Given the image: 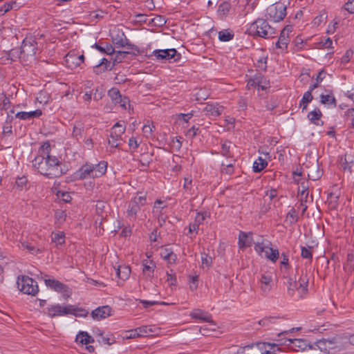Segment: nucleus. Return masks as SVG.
Here are the masks:
<instances>
[{
	"instance_id": "obj_1",
	"label": "nucleus",
	"mask_w": 354,
	"mask_h": 354,
	"mask_svg": "<svg viewBox=\"0 0 354 354\" xmlns=\"http://www.w3.org/2000/svg\"><path fill=\"white\" fill-rule=\"evenodd\" d=\"M50 144L44 142L39 149L37 155L32 161L33 168L40 174L50 178H58L65 173L62 163L55 156L50 154Z\"/></svg>"
},
{
	"instance_id": "obj_2",
	"label": "nucleus",
	"mask_w": 354,
	"mask_h": 354,
	"mask_svg": "<svg viewBox=\"0 0 354 354\" xmlns=\"http://www.w3.org/2000/svg\"><path fill=\"white\" fill-rule=\"evenodd\" d=\"M247 31L250 35L265 39L272 37L275 34V29L263 19H257L249 26Z\"/></svg>"
},
{
	"instance_id": "obj_3",
	"label": "nucleus",
	"mask_w": 354,
	"mask_h": 354,
	"mask_svg": "<svg viewBox=\"0 0 354 354\" xmlns=\"http://www.w3.org/2000/svg\"><path fill=\"white\" fill-rule=\"evenodd\" d=\"M17 284L18 289L24 294L35 296L39 292L37 282L28 276H18Z\"/></svg>"
},
{
	"instance_id": "obj_4",
	"label": "nucleus",
	"mask_w": 354,
	"mask_h": 354,
	"mask_svg": "<svg viewBox=\"0 0 354 354\" xmlns=\"http://www.w3.org/2000/svg\"><path fill=\"white\" fill-rule=\"evenodd\" d=\"M147 203L146 194L139 195L137 194L133 197L128 203L127 209V216L131 221H135L138 217V214L141 209V207Z\"/></svg>"
},
{
	"instance_id": "obj_5",
	"label": "nucleus",
	"mask_w": 354,
	"mask_h": 354,
	"mask_svg": "<svg viewBox=\"0 0 354 354\" xmlns=\"http://www.w3.org/2000/svg\"><path fill=\"white\" fill-rule=\"evenodd\" d=\"M48 276L46 274L44 277V281L45 283V285L57 292L62 294V297L66 299H68L72 294L71 289L66 284L62 283L61 281L56 280L55 279H50L47 277Z\"/></svg>"
},
{
	"instance_id": "obj_6",
	"label": "nucleus",
	"mask_w": 354,
	"mask_h": 354,
	"mask_svg": "<svg viewBox=\"0 0 354 354\" xmlns=\"http://www.w3.org/2000/svg\"><path fill=\"white\" fill-rule=\"evenodd\" d=\"M150 56L154 57V60L161 62L169 61L172 59L174 62H178L181 59V54L175 48L154 50Z\"/></svg>"
},
{
	"instance_id": "obj_7",
	"label": "nucleus",
	"mask_w": 354,
	"mask_h": 354,
	"mask_svg": "<svg viewBox=\"0 0 354 354\" xmlns=\"http://www.w3.org/2000/svg\"><path fill=\"white\" fill-rule=\"evenodd\" d=\"M286 15V7L281 3L272 4L266 9L267 17L274 22L282 20Z\"/></svg>"
},
{
	"instance_id": "obj_8",
	"label": "nucleus",
	"mask_w": 354,
	"mask_h": 354,
	"mask_svg": "<svg viewBox=\"0 0 354 354\" xmlns=\"http://www.w3.org/2000/svg\"><path fill=\"white\" fill-rule=\"evenodd\" d=\"M37 42L32 37H26L21 44V48L24 60L26 62L34 59L37 49Z\"/></svg>"
},
{
	"instance_id": "obj_9",
	"label": "nucleus",
	"mask_w": 354,
	"mask_h": 354,
	"mask_svg": "<svg viewBox=\"0 0 354 354\" xmlns=\"http://www.w3.org/2000/svg\"><path fill=\"white\" fill-rule=\"evenodd\" d=\"M254 250L259 254L264 253L265 257L272 261V262H276L279 259V250L277 249H273L270 248L268 245H265L263 242L255 243Z\"/></svg>"
},
{
	"instance_id": "obj_10",
	"label": "nucleus",
	"mask_w": 354,
	"mask_h": 354,
	"mask_svg": "<svg viewBox=\"0 0 354 354\" xmlns=\"http://www.w3.org/2000/svg\"><path fill=\"white\" fill-rule=\"evenodd\" d=\"M126 127L120 122H116L111 128L109 144L113 147H118L120 145L119 142L122 140V136L124 133Z\"/></svg>"
},
{
	"instance_id": "obj_11",
	"label": "nucleus",
	"mask_w": 354,
	"mask_h": 354,
	"mask_svg": "<svg viewBox=\"0 0 354 354\" xmlns=\"http://www.w3.org/2000/svg\"><path fill=\"white\" fill-rule=\"evenodd\" d=\"M91 315L94 320L100 321L111 315V308L109 306L97 307L91 312Z\"/></svg>"
},
{
	"instance_id": "obj_12",
	"label": "nucleus",
	"mask_w": 354,
	"mask_h": 354,
	"mask_svg": "<svg viewBox=\"0 0 354 354\" xmlns=\"http://www.w3.org/2000/svg\"><path fill=\"white\" fill-rule=\"evenodd\" d=\"M292 31V26L290 25H287L281 30L279 39L276 43L277 48L281 49L287 48L289 43L288 35Z\"/></svg>"
},
{
	"instance_id": "obj_13",
	"label": "nucleus",
	"mask_w": 354,
	"mask_h": 354,
	"mask_svg": "<svg viewBox=\"0 0 354 354\" xmlns=\"http://www.w3.org/2000/svg\"><path fill=\"white\" fill-rule=\"evenodd\" d=\"M223 111V107L220 106L218 103L207 102L203 109V112L205 115L212 117L219 116Z\"/></svg>"
},
{
	"instance_id": "obj_14",
	"label": "nucleus",
	"mask_w": 354,
	"mask_h": 354,
	"mask_svg": "<svg viewBox=\"0 0 354 354\" xmlns=\"http://www.w3.org/2000/svg\"><path fill=\"white\" fill-rule=\"evenodd\" d=\"M93 165L91 164H85L82 165L76 172V176L79 179H85L88 178H95L93 173Z\"/></svg>"
},
{
	"instance_id": "obj_15",
	"label": "nucleus",
	"mask_w": 354,
	"mask_h": 354,
	"mask_svg": "<svg viewBox=\"0 0 354 354\" xmlns=\"http://www.w3.org/2000/svg\"><path fill=\"white\" fill-rule=\"evenodd\" d=\"M112 41L116 47H128L129 49L132 48L131 44L129 42L124 32L118 33L115 36L113 37Z\"/></svg>"
},
{
	"instance_id": "obj_16",
	"label": "nucleus",
	"mask_w": 354,
	"mask_h": 354,
	"mask_svg": "<svg viewBox=\"0 0 354 354\" xmlns=\"http://www.w3.org/2000/svg\"><path fill=\"white\" fill-rule=\"evenodd\" d=\"M289 341L291 343V348L296 352L304 351L307 348H311V345H310L306 339H289Z\"/></svg>"
},
{
	"instance_id": "obj_17",
	"label": "nucleus",
	"mask_w": 354,
	"mask_h": 354,
	"mask_svg": "<svg viewBox=\"0 0 354 354\" xmlns=\"http://www.w3.org/2000/svg\"><path fill=\"white\" fill-rule=\"evenodd\" d=\"M190 316L194 319L207 322L209 324L210 326H215V324L211 319V315L204 313L203 310L200 309L194 310L190 313Z\"/></svg>"
},
{
	"instance_id": "obj_18",
	"label": "nucleus",
	"mask_w": 354,
	"mask_h": 354,
	"mask_svg": "<svg viewBox=\"0 0 354 354\" xmlns=\"http://www.w3.org/2000/svg\"><path fill=\"white\" fill-rule=\"evenodd\" d=\"M259 282L261 284V290L263 293L266 294L270 291L272 282V278L270 275L262 274Z\"/></svg>"
},
{
	"instance_id": "obj_19",
	"label": "nucleus",
	"mask_w": 354,
	"mask_h": 354,
	"mask_svg": "<svg viewBox=\"0 0 354 354\" xmlns=\"http://www.w3.org/2000/svg\"><path fill=\"white\" fill-rule=\"evenodd\" d=\"M298 283H299L297 292L299 294V297L301 298L303 295H305L308 291V278L307 274H304L300 276Z\"/></svg>"
},
{
	"instance_id": "obj_20",
	"label": "nucleus",
	"mask_w": 354,
	"mask_h": 354,
	"mask_svg": "<svg viewBox=\"0 0 354 354\" xmlns=\"http://www.w3.org/2000/svg\"><path fill=\"white\" fill-rule=\"evenodd\" d=\"M66 65L71 69L77 68L79 66V63L77 59V54L75 51H70L65 57Z\"/></svg>"
},
{
	"instance_id": "obj_21",
	"label": "nucleus",
	"mask_w": 354,
	"mask_h": 354,
	"mask_svg": "<svg viewBox=\"0 0 354 354\" xmlns=\"http://www.w3.org/2000/svg\"><path fill=\"white\" fill-rule=\"evenodd\" d=\"M322 115V113L319 109L315 108L308 114V118L313 124L319 126L323 124V122L321 121Z\"/></svg>"
},
{
	"instance_id": "obj_22",
	"label": "nucleus",
	"mask_w": 354,
	"mask_h": 354,
	"mask_svg": "<svg viewBox=\"0 0 354 354\" xmlns=\"http://www.w3.org/2000/svg\"><path fill=\"white\" fill-rule=\"evenodd\" d=\"M42 114V112L40 109H37L35 111L25 112L21 111L16 113L15 117L19 118L21 120H28L30 118H39Z\"/></svg>"
},
{
	"instance_id": "obj_23",
	"label": "nucleus",
	"mask_w": 354,
	"mask_h": 354,
	"mask_svg": "<svg viewBox=\"0 0 354 354\" xmlns=\"http://www.w3.org/2000/svg\"><path fill=\"white\" fill-rule=\"evenodd\" d=\"M75 342L81 344L88 345L94 342V339L87 333L80 331L76 335Z\"/></svg>"
},
{
	"instance_id": "obj_24",
	"label": "nucleus",
	"mask_w": 354,
	"mask_h": 354,
	"mask_svg": "<svg viewBox=\"0 0 354 354\" xmlns=\"http://www.w3.org/2000/svg\"><path fill=\"white\" fill-rule=\"evenodd\" d=\"M107 162L101 161L95 165H93V173L95 178H99L105 174L107 169Z\"/></svg>"
},
{
	"instance_id": "obj_25",
	"label": "nucleus",
	"mask_w": 354,
	"mask_h": 354,
	"mask_svg": "<svg viewBox=\"0 0 354 354\" xmlns=\"http://www.w3.org/2000/svg\"><path fill=\"white\" fill-rule=\"evenodd\" d=\"M63 307L59 304L53 305L47 308V315L50 317H55L57 316H63Z\"/></svg>"
},
{
	"instance_id": "obj_26",
	"label": "nucleus",
	"mask_w": 354,
	"mask_h": 354,
	"mask_svg": "<svg viewBox=\"0 0 354 354\" xmlns=\"http://www.w3.org/2000/svg\"><path fill=\"white\" fill-rule=\"evenodd\" d=\"M231 8V5L228 2H223L221 3L218 8L217 14L219 16L220 19H225L228 15Z\"/></svg>"
},
{
	"instance_id": "obj_27",
	"label": "nucleus",
	"mask_w": 354,
	"mask_h": 354,
	"mask_svg": "<svg viewBox=\"0 0 354 354\" xmlns=\"http://www.w3.org/2000/svg\"><path fill=\"white\" fill-rule=\"evenodd\" d=\"M92 47L96 48L100 52L107 55H113L115 53L114 48L111 44L108 43H105L104 46L96 43Z\"/></svg>"
},
{
	"instance_id": "obj_28",
	"label": "nucleus",
	"mask_w": 354,
	"mask_h": 354,
	"mask_svg": "<svg viewBox=\"0 0 354 354\" xmlns=\"http://www.w3.org/2000/svg\"><path fill=\"white\" fill-rule=\"evenodd\" d=\"M256 80L258 89L264 91L270 86L269 81L260 73H256Z\"/></svg>"
},
{
	"instance_id": "obj_29",
	"label": "nucleus",
	"mask_w": 354,
	"mask_h": 354,
	"mask_svg": "<svg viewBox=\"0 0 354 354\" xmlns=\"http://www.w3.org/2000/svg\"><path fill=\"white\" fill-rule=\"evenodd\" d=\"M116 274L120 279L125 280L130 276L131 269L127 266H120L116 269Z\"/></svg>"
},
{
	"instance_id": "obj_30",
	"label": "nucleus",
	"mask_w": 354,
	"mask_h": 354,
	"mask_svg": "<svg viewBox=\"0 0 354 354\" xmlns=\"http://www.w3.org/2000/svg\"><path fill=\"white\" fill-rule=\"evenodd\" d=\"M218 35L219 40L224 42L232 40L234 37L233 30L230 29L221 30L218 32Z\"/></svg>"
},
{
	"instance_id": "obj_31",
	"label": "nucleus",
	"mask_w": 354,
	"mask_h": 354,
	"mask_svg": "<svg viewBox=\"0 0 354 354\" xmlns=\"http://www.w3.org/2000/svg\"><path fill=\"white\" fill-rule=\"evenodd\" d=\"M9 56L10 57L12 61H17V59H19L21 62L24 63L26 64V62L24 60V55H22L21 47L12 48L10 51Z\"/></svg>"
},
{
	"instance_id": "obj_32",
	"label": "nucleus",
	"mask_w": 354,
	"mask_h": 354,
	"mask_svg": "<svg viewBox=\"0 0 354 354\" xmlns=\"http://www.w3.org/2000/svg\"><path fill=\"white\" fill-rule=\"evenodd\" d=\"M137 329L140 337L151 335L156 331V327L153 326H142Z\"/></svg>"
},
{
	"instance_id": "obj_33",
	"label": "nucleus",
	"mask_w": 354,
	"mask_h": 354,
	"mask_svg": "<svg viewBox=\"0 0 354 354\" xmlns=\"http://www.w3.org/2000/svg\"><path fill=\"white\" fill-rule=\"evenodd\" d=\"M162 257L167 261L169 263H175L177 259V256L170 249H165L161 253Z\"/></svg>"
},
{
	"instance_id": "obj_34",
	"label": "nucleus",
	"mask_w": 354,
	"mask_h": 354,
	"mask_svg": "<svg viewBox=\"0 0 354 354\" xmlns=\"http://www.w3.org/2000/svg\"><path fill=\"white\" fill-rule=\"evenodd\" d=\"M268 165L266 160L261 157H259L253 164V171L254 172H260Z\"/></svg>"
},
{
	"instance_id": "obj_35",
	"label": "nucleus",
	"mask_w": 354,
	"mask_h": 354,
	"mask_svg": "<svg viewBox=\"0 0 354 354\" xmlns=\"http://www.w3.org/2000/svg\"><path fill=\"white\" fill-rule=\"evenodd\" d=\"M252 244L251 241L248 239L247 233L244 232H240L239 235V248H246L250 246Z\"/></svg>"
},
{
	"instance_id": "obj_36",
	"label": "nucleus",
	"mask_w": 354,
	"mask_h": 354,
	"mask_svg": "<svg viewBox=\"0 0 354 354\" xmlns=\"http://www.w3.org/2000/svg\"><path fill=\"white\" fill-rule=\"evenodd\" d=\"M320 98H321L320 102L322 104L332 105L333 107H335L337 105L336 100L333 94H327V95L322 94L320 95Z\"/></svg>"
},
{
	"instance_id": "obj_37",
	"label": "nucleus",
	"mask_w": 354,
	"mask_h": 354,
	"mask_svg": "<svg viewBox=\"0 0 354 354\" xmlns=\"http://www.w3.org/2000/svg\"><path fill=\"white\" fill-rule=\"evenodd\" d=\"M312 92L313 91H310V88H309V90L305 92L303 95V97L300 102V106L303 105V111L306 109L308 104L310 103L313 99Z\"/></svg>"
},
{
	"instance_id": "obj_38",
	"label": "nucleus",
	"mask_w": 354,
	"mask_h": 354,
	"mask_svg": "<svg viewBox=\"0 0 354 354\" xmlns=\"http://www.w3.org/2000/svg\"><path fill=\"white\" fill-rule=\"evenodd\" d=\"M298 288V283L296 280H292L291 278H289L287 283L288 294L290 296L293 297L295 291H297Z\"/></svg>"
},
{
	"instance_id": "obj_39",
	"label": "nucleus",
	"mask_w": 354,
	"mask_h": 354,
	"mask_svg": "<svg viewBox=\"0 0 354 354\" xmlns=\"http://www.w3.org/2000/svg\"><path fill=\"white\" fill-rule=\"evenodd\" d=\"M155 266H156L153 261H150L149 265H148L147 263H143V269H142L143 274L145 276H147V277H150V278L153 277Z\"/></svg>"
},
{
	"instance_id": "obj_40",
	"label": "nucleus",
	"mask_w": 354,
	"mask_h": 354,
	"mask_svg": "<svg viewBox=\"0 0 354 354\" xmlns=\"http://www.w3.org/2000/svg\"><path fill=\"white\" fill-rule=\"evenodd\" d=\"M17 6V2L15 1L6 2L0 7V15H3Z\"/></svg>"
},
{
	"instance_id": "obj_41",
	"label": "nucleus",
	"mask_w": 354,
	"mask_h": 354,
	"mask_svg": "<svg viewBox=\"0 0 354 354\" xmlns=\"http://www.w3.org/2000/svg\"><path fill=\"white\" fill-rule=\"evenodd\" d=\"M84 131V127L82 124L80 122H77L74 124L73 130V136L77 140H79L82 136V133Z\"/></svg>"
},
{
	"instance_id": "obj_42",
	"label": "nucleus",
	"mask_w": 354,
	"mask_h": 354,
	"mask_svg": "<svg viewBox=\"0 0 354 354\" xmlns=\"http://www.w3.org/2000/svg\"><path fill=\"white\" fill-rule=\"evenodd\" d=\"M322 176V171L319 169V167L317 165L315 167V168L312 169L308 173V177L309 179L313 180H316L321 178Z\"/></svg>"
},
{
	"instance_id": "obj_43",
	"label": "nucleus",
	"mask_w": 354,
	"mask_h": 354,
	"mask_svg": "<svg viewBox=\"0 0 354 354\" xmlns=\"http://www.w3.org/2000/svg\"><path fill=\"white\" fill-rule=\"evenodd\" d=\"M326 74V73L324 71H321L320 72L318 73V74L316 77V82L309 86V88H310V91H313L315 88L318 87L319 84L325 78Z\"/></svg>"
},
{
	"instance_id": "obj_44",
	"label": "nucleus",
	"mask_w": 354,
	"mask_h": 354,
	"mask_svg": "<svg viewBox=\"0 0 354 354\" xmlns=\"http://www.w3.org/2000/svg\"><path fill=\"white\" fill-rule=\"evenodd\" d=\"M52 241L57 245H62L64 243V234L63 232L53 233L52 235Z\"/></svg>"
},
{
	"instance_id": "obj_45",
	"label": "nucleus",
	"mask_w": 354,
	"mask_h": 354,
	"mask_svg": "<svg viewBox=\"0 0 354 354\" xmlns=\"http://www.w3.org/2000/svg\"><path fill=\"white\" fill-rule=\"evenodd\" d=\"M109 95L111 97L112 100L115 101V104L118 102H121L122 101V95L120 93V91L117 89L113 88L109 91Z\"/></svg>"
},
{
	"instance_id": "obj_46",
	"label": "nucleus",
	"mask_w": 354,
	"mask_h": 354,
	"mask_svg": "<svg viewBox=\"0 0 354 354\" xmlns=\"http://www.w3.org/2000/svg\"><path fill=\"white\" fill-rule=\"evenodd\" d=\"M345 268L349 271H353L354 270V253L348 254Z\"/></svg>"
},
{
	"instance_id": "obj_47",
	"label": "nucleus",
	"mask_w": 354,
	"mask_h": 354,
	"mask_svg": "<svg viewBox=\"0 0 354 354\" xmlns=\"http://www.w3.org/2000/svg\"><path fill=\"white\" fill-rule=\"evenodd\" d=\"M232 142L230 141L224 142L221 145V153L223 156H230V148L232 147Z\"/></svg>"
},
{
	"instance_id": "obj_48",
	"label": "nucleus",
	"mask_w": 354,
	"mask_h": 354,
	"mask_svg": "<svg viewBox=\"0 0 354 354\" xmlns=\"http://www.w3.org/2000/svg\"><path fill=\"white\" fill-rule=\"evenodd\" d=\"M115 53H116L115 54V59L113 60V64H116V63H120L122 62V60L126 57V56L129 54L128 52H126V51H121V50H118L117 52L115 51Z\"/></svg>"
},
{
	"instance_id": "obj_49",
	"label": "nucleus",
	"mask_w": 354,
	"mask_h": 354,
	"mask_svg": "<svg viewBox=\"0 0 354 354\" xmlns=\"http://www.w3.org/2000/svg\"><path fill=\"white\" fill-rule=\"evenodd\" d=\"M165 23L166 20L165 19V17L162 16H156L149 21V24H153L155 26H162L165 25Z\"/></svg>"
},
{
	"instance_id": "obj_50",
	"label": "nucleus",
	"mask_w": 354,
	"mask_h": 354,
	"mask_svg": "<svg viewBox=\"0 0 354 354\" xmlns=\"http://www.w3.org/2000/svg\"><path fill=\"white\" fill-rule=\"evenodd\" d=\"M99 335L100 336L101 339H98V342H102L104 344L111 345L115 342L114 337L112 335L104 337L102 333H100Z\"/></svg>"
},
{
	"instance_id": "obj_51",
	"label": "nucleus",
	"mask_w": 354,
	"mask_h": 354,
	"mask_svg": "<svg viewBox=\"0 0 354 354\" xmlns=\"http://www.w3.org/2000/svg\"><path fill=\"white\" fill-rule=\"evenodd\" d=\"M27 182H28V180H27L26 177H25V176L18 177L16 179L15 185L19 189H23L24 187H25L26 186Z\"/></svg>"
},
{
	"instance_id": "obj_52",
	"label": "nucleus",
	"mask_w": 354,
	"mask_h": 354,
	"mask_svg": "<svg viewBox=\"0 0 354 354\" xmlns=\"http://www.w3.org/2000/svg\"><path fill=\"white\" fill-rule=\"evenodd\" d=\"M307 183H308L306 181H302L299 187L298 192L302 197L304 195L306 196V194H308V186Z\"/></svg>"
},
{
	"instance_id": "obj_53",
	"label": "nucleus",
	"mask_w": 354,
	"mask_h": 354,
	"mask_svg": "<svg viewBox=\"0 0 354 354\" xmlns=\"http://www.w3.org/2000/svg\"><path fill=\"white\" fill-rule=\"evenodd\" d=\"M104 62H100L93 66V73L96 75H100L104 72H105L108 68L107 66H103Z\"/></svg>"
},
{
	"instance_id": "obj_54",
	"label": "nucleus",
	"mask_w": 354,
	"mask_h": 354,
	"mask_svg": "<svg viewBox=\"0 0 354 354\" xmlns=\"http://www.w3.org/2000/svg\"><path fill=\"white\" fill-rule=\"evenodd\" d=\"M207 216V214L206 212H198L194 222L200 225L203 223Z\"/></svg>"
},
{
	"instance_id": "obj_55",
	"label": "nucleus",
	"mask_w": 354,
	"mask_h": 354,
	"mask_svg": "<svg viewBox=\"0 0 354 354\" xmlns=\"http://www.w3.org/2000/svg\"><path fill=\"white\" fill-rule=\"evenodd\" d=\"M353 55V51L351 49H348L344 55L341 58V62L343 64L348 63Z\"/></svg>"
},
{
	"instance_id": "obj_56",
	"label": "nucleus",
	"mask_w": 354,
	"mask_h": 354,
	"mask_svg": "<svg viewBox=\"0 0 354 354\" xmlns=\"http://www.w3.org/2000/svg\"><path fill=\"white\" fill-rule=\"evenodd\" d=\"M63 313L64 315H75V312L77 311V308H75L72 305H68L66 306L63 307Z\"/></svg>"
},
{
	"instance_id": "obj_57",
	"label": "nucleus",
	"mask_w": 354,
	"mask_h": 354,
	"mask_svg": "<svg viewBox=\"0 0 354 354\" xmlns=\"http://www.w3.org/2000/svg\"><path fill=\"white\" fill-rule=\"evenodd\" d=\"M343 9L348 13H354V0H348L343 6Z\"/></svg>"
},
{
	"instance_id": "obj_58",
	"label": "nucleus",
	"mask_w": 354,
	"mask_h": 354,
	"mask_svg": "<svg viewBox=\"0 0 354 354\" xmlns=\"http://www.w3.org/2000/svg\"><path fill=\"white\" fill-rule=\"evenodd\" d=\"M126 339H132L140 337L139 333L138 332V329L129 330L126 332V335L124 337Z\"/></svg>"
},
{
	"instance_id": "obj_59",
	"label": "nucleus",
	"mask_w": 354,
	"mask_h": 354,
	"mask_svg": "<svg viewBox=\"0 0 354 354\" xmlns=\"http://www.w3.org/2000/svg\"><path fill=\"white\" fill-rule=\"evenodd\" d=\"M301 255L303 258L308 259H312L313 255H312V252L310 251V248H307L305 247H301Z\"/></svg>"
},
{
	"instance_id": "obj_60",
	"label": "nucleus",
	"mask_w": 354,
	"mask_h": 354,
	"mask_svg": "<svg viewBox=\"0 0 354 354\" xmlns=\"http://www.w3.org/2000/svg\"><path fill=\"white\" fill-rule=\"evenodd\" d=\"M21 245L24 248H26L32 254H37L38 252H39V249H37L35 247H34L28 242H23L21 243Z\"/></svg>"
},
{
	"instance_id": "obj_61",
	"label": "nucleus",
	"mask_w": 354,
	"mask_h": 354,
	"mask_svg": "<svg viewBox=\"0 0 354 354\" xmlns=\"http://www.w3.org/2000/svg\"><path fill=\"white\" fill-rule=\"evenodd\" d=\"M201 260L203 265H205L207 267H209L212 264V257L208 256L207 254L203 253L201 254Z\"/></svg>"
},
{
	"instance_id": "obj_62",
	"label": "nucleus",
	"mask_w": 354,
	"mask_h": 354,
	"mask_svg": "<svg viewBox=\"0 0 354 354\" xmlns=\"http://www.w3.org/2000/svg\"><path fill=\"white\" fill-rule=\"evenodd\" d=\"M171 147L176 151H179L182 147V142L178 138H173L171 141Z\"/></svg>"
},
{
	"instance_id": "obj_63",
	"label": "nucleus",
	"mask_w": 354,
	"mask_h": 354,
	"mask_svg": "<svg viewBox=\"0 0 354 354\" xmlns=\"http://www.w3.org/2000/svg\"><path fill=\"white\" fill-rule=\"evenodd\" d=\"M198 277L197 275L192 276L190 277L189 283H190V289L192 290H194L196 289V288L198 286Z\"/></svg>"
},
{
	"instance_id": "obj_64",
	"label": "nucleus",
	"mask_w": 354,
	"mask_h": 354,
	"mask_svg": "<svg viewBox=\"0 0 354 354\" xmlns=\"http://www.w3.org/2000/svg\"><path fill=\"white\" fill-rule=\"evenodd\" d=\"M221 171L227 174H231L234 171V167L232 164L227 165H222Z\"/></svg>"
}]
</instances>
